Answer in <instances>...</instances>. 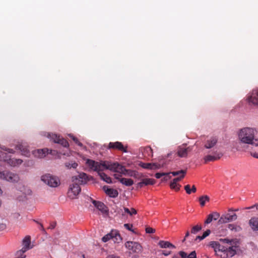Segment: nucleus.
I'll list each match as a JSON object with an SVG mask.
<instances>
[{"label": "nucleus", "mask_w": 258, "mask_h": 258, "mask_svg": "<svg viewBox=\"0 0 258 258\" xmlns=\"http://www.w3.org/2000/svg\"><path fill=\"white\" fill-rule=\"evenodd\" d=\"M86 164L93 171H96L101 179L108 183L112 182L111 178L102 172L105 169H109L124 175L136 176V172L126 169L124 166L117 162L111 163L108 161L97 162L91 159H87Z\"/></svg>", "instance_id": "1"}, {"label": "nucleus", "mask_w": 258, "mask_h": 258, "mask_svg": "<svg viewBox=\"0 0 258 258\" xmlns=\"http://www.w3.org/2000/svg\"><path fill=\"white\" fill-rule=\"evenodd\" d=\"M220 240L229 245L224 246L217 241H212L210 243V246L214 248L215 254L217 256L220 258H229L236 254L237 247L233 245V240L225 238L221 239Z\"/></svg>", "instance_id": "2"}, {"label": "nucleus", "mask_w": 258, "mask_h": 258, "mask_svg": "<svg viewBox=\"0 0 258 258\" xmlns=\"http://www.w3.org/2000/svg\"><path fill=\"white\" fill-rule=\"evenodd\" d=\"M88 180V175L83 172L80 173L78 176H73V183L70 185L68 192V197L72 199H76L81 190L80 185L87 183Z\"/></svg>", "instance_id": "3"}, {"label": "nucleus", "mask_w": 258, "mask_h": 258, "mask_svg": "<svg viewBox=\"0 0 258 258\" xmlns=\"http://www.w3.org/2000/svg\"><path fill=\"white\" fill-rule=\"evenodd\" d=\"M255 131L250 127L241 129L238 133V139L243 144L258 146V139L255 138Z\"/></svg>", "instance_id": "4"}, {"label": "nucleus", "mask_w": 258, "mask_h": 258, "mask_svg": "<svg viewBox=\"0 0 258 258\" xmlns=\"http://www.w3.org/2000/svg\"><path fill=\"white\" fill-rule=\"evenodd\" d=\"M41 180L46 184L52 187H57L60 184L59 178L50 174H45L42 175Z\"/></svg>", "instance_id": "5"}, {"label": "nucleus", "mask_w": 258, "mask_h": 258, "mask_svg": "<svg viewBox=\"0 0 258 258\" xmlns=\"http://www.w3.org/2000/svg\"><path fill=\"white\" fill-rule=\"evenodd\" d=\"M125 247L129 250L130 253L139 254L143 251L142 245L137 242L128 241L125 243Z\"/></svg>", "instance_id": "6"}, {"label": "nucleus", "mask_w": 258, "mask_h": 258, "mask_svg": "<svg viewBox=\"0 0 258 258\" xmlns=\"http://www.w3.org/2000/svg\"><path fill=\"white\" fill-rule=\"evenodd\" d=\"M0 179L11 182H16L19 180V178L17 174L8 171H0Z\"/></svg>", "instance_id": "7"}, {"label": "nucleus", "mask_w": 258, "mask_h": 258, "mask_svg": "<svg viewBox=\"0 0 258 258\" xmlns=\"http://www.w3.org/2000/svg\"><path fill=\"white\" fill-rule=\"evenodd\" d=\"M108 149H113L121 151L124 153L127 152V146H124L120 142H110L107 146Z\"/></svg>", "instance_id": "8"}, {"label": "nucleus", "mask_w": 258, "mask_h": 258, "mask_svg": "<svg viewBox=\"0 0 258 258\" xmlns=\"http://www.w3.org/2000/svg\"><path fill=\"white\" fill-rule=\"evenodd\" d=\"M237 216L236 214L234 213L230 214V213H227L225 215H222L220 217L218 223L219 224L226 223L228 222H232L233 221H235L237 219Z\"/></svg>", "instance_id": "9"}, {"label": "nucleus", "mask_w": 258, "mask_h": 258, "mask_svg": "<svg viewBox=\"0 0 258 258\" xmlns=\"http://www.w3.org/2000/svg\"><path fill=\"white\" fill-rule=\"evenodd\" d=\"M111 239H112L114 242H118V240H121V237L117 232L112 231L110 233L104 236L102 238V240L104 242H106Z\"/></svg>", "instance_id": "10"}, {"label": "nucleus", "mask_w": 258, "mask_h": 258, "mask_svg": "<svg viewBox=\"0 0 258 258\" xmlns=\"http://www.w3.org/2000/svg\"><path fill=\"white\" fill-rule=\"evenodd\" d=\"M48 137L51 138L54 143H58L62 145L64 147H68L69 144L68 142L63 138H61L59 136L56 134H48Z\"/></svg>", "instance_id": "11"}, {"label": "nucleus", "mask_w": 258, "mask_h": 258, "mask_svg": "<svg viewBox=\"0 0 258 258\" xmlns=\"http://www.w3.org/2000/svg\"><path fill=\"white\" fill-rule=\"evenodd\" d=\"M222 155L223 154L221 152L216 151L214 152L212 154L208 155L204 157L205 162L207 163L208 162L219 160Z\"/></svg>", "instance_id": "12"}, {"label": "nucleus", "mask_w": 258, "mask_h": 258, "mask_svg": "<svg viewBox=\"0 0 258 258\" xmlns=\"http://www.w3.org/2000/svg\"><path fill=\"white\" fill-rule=\"evenodd\" d=\"M248 100L249 103L258 106V89L252 90Z\"/></svg>", "instance_id": "13"}, {"label": "nucleus", "mask_w": 258, "mask_h": 258, "mask_svg": "<svg viewBox=\"0 0 258 258\" xmlns=\"http://www.w3.org/2000/svg\"><path fill=\"white\" fill-rule=\"evenodd\" d=\"M92 203L94 206L103 214L106 213L108 212L107 208L103 203L100 201L92 200Z\"/></svg>", "instance_id": "14"}, {"label": "nucleus", "mask_w": 258, "mask_h": 258, "mask_svg": "<svg viewBox=\"0 0 258 258\" xmlns=\"http://www.w3.org/2000/svg\"><path fill=\"white\" fill-rule=\"evenodd\" d=\"M22 249L26 251L32 248L33 246L31 245V237L30 236L28 235L25 237L22 241Z\"/></svg>", "instance_id": "15"}, {"label": "nucleus", "mask_w": 258, "mask_h": 258, "mask_svg": "<svg viewBox=\"0 0 258 258\" xmlns=\"http://www.w3.org/2000/svg\"><path fill=\"white\" fill-rule=\"evenodd\" d=\"M49 150L47 149H38L32 152L33 155L39 158H42L46 156L48 153Z\"/></svg>", "instance_id": "16"}, {"label": "nucleus", "mask_w": 258, "mask_h": 258, "mask_svg": "<svg viewBox=\"0 0 258 258\" xmlns=\"http://www.w3.org/2000/svg\"><path fill=\"white\" fill-rule=\"evenodd\" d=\"M218 142V138L216 137H212L208 139L205 144L204 147L206 149H210L214 147Z\"/></svg>", "instance_id": "17"}, {"label": "nucleus", "mask_w": 258, "mask_h": 258, "mask_svg": "<svg viewBox=\"0 0 258 258\" xmlns=\"http://www.w3.org/2000/svg\"><path fill=\"white\" fill-rule=\"evenodd\" d=\"M220 218V214L218 212H213L208 215L207 219L205 221V225L209 224L212 222L213 220H217Z\"/></svg>", "instance_id": "18"}, {"label": "nucleus", "mask_w": 258, "mask_h": 258, "mask_svg": "<svg viewBox=\"0 0 258 258\" xmlns=\"http://www.w3.org/2000/svg\"><path fill=\"white\" fill-rule=\"evenodd\" d=\"M103 189L104 190L105 193L111 198H116L118 195V192L117 190L111 188H108V187L107 186H104L103 187Z\"/></svg>", "instance_id": "19"}, {"label": "nucleus", "mask_w": 258, "mask_h": 258, "mask_svg": "<svg viewBox=\"0 0 258 258\" xmlns=\"http://www.w3.org/2000/svg\"><path fill=\"white\" fill-rule=\"evenodd\" d=\"M17 149L21 151L22 154L26 156H29L30 155V151L28 149L27 146L22 144H19L16 147Z\"/></svg>", "instance_id": "20"}, {"label": "nucleus", "mask_w": 258, "mask_h": 258, "mask_svg": "<svg viewBox=\"0 0 258 258\" xmlns=\"http://www.w3.org/2000/svg\"><path fill=\"white\" fill-rule=\"evenodd\" d=\"M155 183V180L152 178H144L142 181L138 183V186L142 187L144 185H153Z\"/></svg>", "instance_id": "21"}, {"label": "nucleus", "mask_w": 258, "mask_h": 258, "mask_svg": "<svg viewBox=\"0 0 258 258\" xmlns=\"http://www.w3.org/2000/svg\"><path fill=\"white\" fill-rule=\"evenodd\" d=\"M141 151L145 156L152 157L153 156V150L151 147L147 146L146 147L141 148Z\"/></svg>", "instance_id": "22"}, {"label": "nucleus", "mask_w": 258, "mask_h": 258, "mask_svg": "<svg viewBox=\"0 0 258 258\" xmlns=\"http://www.w3.org/2000/svg\"><path fill=\"white\" fill-rule=\"evenodd\" d=\"M23 162L22 160L20 159L10 158L8 160V163L11 166H17L21 164Z\"/></svg>", "instance_id": "23"}, {"label": "nucleus", "mask_w": 258, "mask_h": 258, "mask_svg": "<svg viewBox=\"0 0 258 258\" xmlns=\"http://www.w3.org/2000/svg\"><path fill=\"white\" fill-rule=\"evenodd\" d=\"M249 223L253 230L258 231V218L253 217L251 218Z\"/></svg>", "instance_id": "24"}, {"label": "nucleus", "mask_w": 258, "mask_h": 258, "mask_svg": "<svg viewBox=\"0 0 258 258\" xmlns=\"http://www.w3.org/2000/svg\"><path fill=\"white\" fill-rule=\"evenodd\" d=\"M158 245L161 248H175V246L172 243L167 241L160 240L158 242Z\"/></svg>", "instance_id": "25"}, {"label": "nucleus", "mask_w": 258, "mask_h": 258, "mask_svg": "<svg viewBox=\"0 0 258 258\" xmlns=\"http://www.w3.org/2000/svg\"><path fill=\"white\" fill-rule=\"evenodd\" d=\"M188 151V148L179 147L177 151V155L180 157H186Z\"/></svg>", "instance_id": "26"}, {"label": "nucleus", "mask_w": 258, "mask_h": 258, "mask_svg": "<svg viewBox=\"0 0 258 258\" xmlns=\"http://www.w3.org/2000/svg\"><path fill=\"white\" fill-rule=\"evenodd\" d=\"M120 182L126 186H131L134 184V181L131 178H122L120 179Z\"/></svg>", "instance_id": "27"}, {"label": "nucleus", "mask_w": 258, "mask_h": 258, "mask_svg": "<svg viewBox=\"0 0 258 258\" xmlns=\"http://www.w3.org/2000/svg\"><path fill=\"white\" fill-rule=\"evenodd\" d=\"M64 165L68 169H71L72 168L76 169L78 166V163L73 161L67 162L64 163Z\"/></svg>", "instance_id": "28"}, {"label": "nucleus", "mask_w": 258, "mask_h": 258, "mask_svg": "<svg viewBox=\"0 0 258 258\" xmlns=\"http://www.w3.org/2000/svg\"><path fill=\"white\" fill-rule=\"evenodd\" d=\"M210 200V198L207 196H203L199 198V202L202 207H203L205 205L206 202H208Z\"/></svg>", "instance_id": "29"}, {"label": "nucleus", "mask_w": 258, "mask_h": 258, "mask_svg": "<svg viewBox=\"0 0 258 258\" xmlns=\"http://www.w3.org/2000/svg\"><path fill=\"white\" fill-rule=\"evenodd\" d=\"M124 213L128 214L130 216H133L136 215L137 213L136 209L133 208H132L131 209H129L127 208L124 207L123 208Z\"/></svg>", "instance_id": "30"}, {"label": "nucleus", "mask_w": 258, "mask_h": 258, "mask_svg": "<svg viewBox=\"0 0 258 258\" xmlns=\"http://www.w3.org/2000/svg\"><path fill=\"white\" fill-rule=\"evenodd\" d=\"M26 251H27L21 248L16 252L15 255L17 258H26V255L25 254V253Z\"/></svg>", "instance_id": "31"}, {"label": "nucleus", "mask_w": 258, "mask_h": 258, "mask_svg": "<svg viewBox=\"0 0 258 258\" xmlns=\"http://www.w3.org/2000/svg\"><path fill=\"white\" fill-rule=\"evenodd\" d=\"M180 186L181 185L178 182H174L173 181H172L170 184V188L176 191L179 190Z\"/></svg>", "instance_id": "32"}, {"label": "nucleus", "mask_w": 258, "mask_h": 258, "mask_svg": "<svg viewBox=\"0 0 258 258\" xmlns=\"http://www.w3.org/2000/svg\"><path fill=\"white\" fill-rule=\"evenodd\" d=\"M169 174H172L173 176L180 175L181 174L185 175L186 173V170H180L177 171H172L168 173Z\"/></svg>", "instance_id": "33"}, {"label": "nucleus", "mask_w": 258, "mask_h": 258, "mask_svg": "<svg viewBox=\"0 0 258 258\" xmlns=\"http://www.w3.org/2000/svg\"><path fill=\"white\" fill-rule=\"evenodd\" d=\"M211 233V231L209 229L207 230L203 234L202 236H197L196 240L199 239L200 240H202L205 238L206 237L209 236Z\"/></svg>", "instance_id": "34"}, {"label": "nucleus", "mask_w": 258, "mask_h": 258, "mask_svg": "<svg viewBox=\"0 0 258 258\" xmlns=\"http://www.w3.org/2000/svg\"><path fill=\"white\" fill-rule=\"evenodd\" d=\"M139 165L143 168L152 170V163L141 162Z\"/></svg>", "instance_id": "35"}, {"label": "nucleus", "mask_w": 258, "mask_h": 258, "mask_svg": "<svg viewBox=\"0 0 258 258\" xmlns=\"http://www.w3.org/2000/svg\"><path fill=\"white\" fill-rule=\"evenodd\" d=\"M202 229V227L200 225H196L194 226L191 230V233L192 234H196L198 232Z\"/></svg>", "instance_id": "36"}, {"label": "nucleus", "mask_w": 258, "mask_h": 258, "mask_svg": "<svg viewBox=\"0 0 258 258\" xmlns=\"http://www.w3.org/2000/svg\"><path fill=\"white\" fill-rule=\"evenodd\" d=\"M70 137L74 141V142L80 147L83 146V144L79 141V140L72 135H69Z\"/></svg>", "instance_id": "37"}, {"label": "nucleus", "mask_w": 258, "mask_h": 258, "mask_svg": "<svg viewBox=\"0 0 258 258\" xmlns=\"http://www.w3.org/2000/svg\"><path fill=\"white\" fill-rule=\"evenodd\" d=\"M228 227L230 230H235L236 231L240 228L239 226H236V225L231 224H229Z\"/></svg>", "instance_id": "38"}, {"label": "nucleus", "mask_w": 258, "mask_h": 258, "mask_svg": "<svg viewBox=\"0 0 258 258\" xmlns=\"http://www.w3.org/2000/svg\"><path fill=\"white\" fill-rule=\"evenodd\" d=\"M163 166V165H161L159 163H152V170H155V169H159V168H161Z\"/></svg>", "instance_id": "39"}, {"label": "nucleus", "mask_w": 258, "mask_h": 258, "mask_svg": "<svg viewBox=\"0 0 258 258\" xmlns=\"http://www.w3.org/2000/svg\"><path fill=\"white\" fill-rule=\"evenodd\" d=\"M124 227L127 230L132 231L133 233H135V231L133 229V225L130 224H124Z\"/></svg>", "instance_id": "40"}, {"label": "nucleus", "mask_w": 258, "mask_h": 258, "mask_svg": "<svg viewBox=\"0 0 258 258\" xmlns=\"http://www.w3.org/2000/svg\"><path fill=\"white\" fill-rule=\"evenodd\" d=\"M185 175L181 174L179 177H176L173 179L174 182H178L180 181L182 179H183Z\"/></svg>", "instance_id": "41"}, {"label": "nucleus", "mask_w": 258, "mask_h": 258, "mask_svg": "<svg viewBox=\"0 0 258 258\" xmlns=\"http://www.w3.org/2000/svg\"><path fill=\"white\" fill-rule=\"evenodd\" d=\"M169 173H164V172H163V173H156L155 174V177L157 179H159L160 178H161L162 176L165 175H168Z\"/></svg>", "instance_id": "42"}, {"label": "nucleus", "mask_w": 258, "mask_h": 258, "mask_svg": "<svg viewBox=\"0 0 258 258\" xmlns=\"http://www.w3.org/2000/svg\"><path fill=\"white\" fill-rule=\"evenodd\" d=\"M184 189L187 194H190L191 193L190 185L187 184L184 186Z\"/></svg>", "instance_id": "43"}, {"label": "nucleus", "mask_w": 258, "mask_h": 258, "mask_svg": "<svg viewBox=\"0 0 258 258\" xmlns=\"http://www.w3.org/2000/svg\"><path fill=\"white\" fill-rule=\"evenodd\" d=\"M146 232L147 233H154L155 232V229L151 227H147L146 228Z\"/></svg>", "instance_id": "44"}, {"label": "nucleus", "mask_w": 258, "mask_h": 258, "mask_svg": "<svg viewBox=\"0 0 258 258\" xmlns=\"http://www.w3.org/2000/svg\"><path fill=\"white\" fill-rule=\"evenodd\" d=\"M197 254L195 251H192L189 254H188V258H196Z\"/></svg>", "instance_id": "45"}, {"label": "nucleus", "mask_w": 258, "mask_h": 258, "mask_svg": "<svg viewBox=\"0 0 258 258\" xmlns=\"http://www.w3.org/2000/svg\"><path fill=\"white\" fill-rule=\"evenodd\" d=\"M179 254L181 258H188V254L184 251H181Z\"/></svg>", "instance_id": "46"}, {"label": "nucleus", "mask_w": 258, "mask_h": 258, "mask_svg": "<svg viewBox=\"0 0 258 258\" xmlns=\"http://www.w3.org/2000/svg\"><path fill=\"white\" fill-rule=\"evenodd\" d=\"M2 149L4 150L7 151L8 153H13L14 152L13 150L11 149H7L5 147H3V148H2Z\"/></svg>", "instance_id": "47"}, {"label": "nucleus", "mask_w": 258, "mask_h": 258, "mask_svg": "<svg viewBox=\"0 0 258 258\" xmlns=\"http://www.w3.org/2000/svg\"><path fill=\"white\" fill-rule=\"evenodd\" d=\"M114 176L115 179L118 180V181L120 182V179L121 178H120L121 175L118 173H116L114 174Z\"/></svg>", "instance_id": "48"}, {"label": "nucleus", "mask_w": 258, "mask_h": 258, "mask_svg": "<svg viewBox=\"0 0 258 258\" xmlns=\"http://www.w3.org/2000/svg\"><path fill=\"white\" fill-rule=\"evenodd\" d=\"M55 225H56V223H52L50 224V225L49 226L48 228L49 229H54L55 228Z\"/></svg>", "instance_id": "49"}, {"label": "nucleus", "mask_w": 258, "mask_h": 258, "mask_svg": "<svg viewBox=\"0 0 258 258\" xmlns=\"http://www.w3.org/2000/svg\"><path fill=\"white\" fill-rule=\"evenodd\" d=\"M107 258H119V256H118L117 255H115V254H111V255H109Z\"/></svg>", "instance_id": "50"}, {"label": "nucleus", "mask_w": 258, "mask_h": 258, "mask_svg": "<svg viewBox=\"0 0 258 258\" xmlns=\"http://www.w3.org/2000/svg\"><path fill=\"white\" fill-rule=\"evenodd\" d=\"M251 156H252L253 157L258 158V153L256 152H251Z\"/></svg>", "instance_id": "51"}, {"label": "nucleus", "mask_w": 258, "mask_h": 258, "mask_svg": "<svg viewBox=\"0 0 258 258\" xmlns=\"http://www.w3.org/2000/svg\"><path fill=\"white\" fill-rule=\"evenodd\" d=\"M164 176H165V177L163 178L164 180H167L169 179H170L171 178V176H170V174L165 175Z\"/></svg>", "instance_id": "52"}, {"label": "nucleus", "mask_w": 258, "mask_h": 258, "mask_svg": "<svg viewBox=\"0 0 258 258\" xmlns=\"http://www.w3.org/2000/svg\"><path fill=\"white\" fill-rule=\"evenodd\" d=\"M196 191H197L196 187L195 186V185H193L191 188V192L195 193L196 192Z\"/></svg>", "instance_id": "53"}, {"label": "nucleus", "mask_w": 258, "mask_h": 258, "mask_svg": "<svg viewBox=\"0 0 258 258\" xmlns=\"http://www.w3.org/2000/svg\"><path fill=\"white\" fill-rule=\"evenodd\" d=\"M255 207H256V209L258 210V204L257 205H253V206H252L251 207H247L246 209H251Z\"/></svg>", "instance_id": "54"}, {"label": "nucleus", "mask_w": 258, "mask_h": 258, "mask_svg": "<svg viewBox=\"0 0 258 258\" xmlns=\"http://www.w3.org/2000/svg\"><path fill=\"white\" fill-rule=\"evenodd\" d=\"M189 235V232L188 231H187L186 233H185V237L184 238V239L183 240V241H184L185 240V238L188 237Z\"/></svg>", "instance_id": "55"}, {"label": "nucleus", "mask_w": 258, "mask_h": 258, "mask_svg": "<svg viewBox=\"0 0 258 258\" xmlns=\"http://www.w3.org/2000/svg\"><path fill=\"white\" fill-rule=\"evenodd\" d=\"M170 253V251H168V252H166L165 251H164L163 252V254L165 255V256H167Z\"/></svg>", "instance_id": "56"}, {"label": "nucleus", "mask_w": 258, "mask_h": 258, "mask_svg": "<svg viewBox=\"0 0 258 258\" xmlns=\"http://www.w3.org/2000/svg\"><path fill=\"white\" fill-rule=\"evenodd\" d=\"M238 211V209H234L233 210V209H229L228 210V211L229 212H230V211Z\"/></svg>", "instance_id": "57"}, {"label": "nucleus", "mask_w": 258, "mask_h": 258, "mask_svg": "<svg viewBox=\"0 0 258 258\" xmlns=\"http://www.w3.org/2000/svg\"><path fill=\"white\" fill-rule=\"evenodd\" d=\"M40 225L41 230H44V228H43V225L42 224H41Z\"/></svg>", "instance_id": "58"}, {"label": "nucleus", "mask_w": 258, "mask_h": 258, "mask_svg": "<svg viewBox=\"0 0 258 258\" xmlns=\"http://www.w3.org/2000/svg\"><path fill=\"white\" fill-rule=\"evenodd\" d=\"M1 205H2V201L0 200V207H1Z\"/></svg>", "instance_id": "59"}, {"label": "nucleus", "mask_w": 258, "mask_h": 258, "mask_svg": "<svg viewBox=\"0 0 258 258\" xmlns=\"http://www.w3.org/2000/svg\"><path fill=\"white\" fill-rule=\"evenodd\" d=\"M82 257H83V258H85V255H84V254H83V255H82Z\"/></svg>", "instance_id": "60"}]
</instances>
